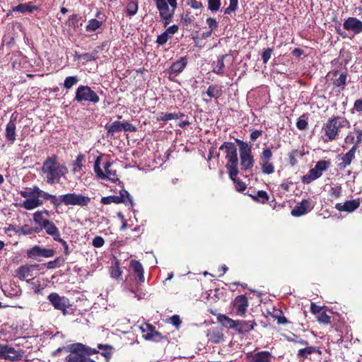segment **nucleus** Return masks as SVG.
Here are the masks:
<instances>
[{
  "label": "nucleus",
  "mask_w": 362,
  "mask_h": 362,
  "mask_svg": "<svg viewBox=\"0 0 362 362\" xmlns=\"http://www.w3.org/2000/svg\"><path fill=\"white\" fill-rule=\"evenodd\" d=\"M41 170L45 175L47 183L51 185L59 183L61 178L69 172L65 164L59 163L58 156L55 154L45 160Z\"/></svg>",
  "instance_id": "1"
},
{
  "label": "nucleus",
  "mask_w": 362,
  "mask_h": 362,
  "mask_svg": "<svg viewBox=\"0 0 362 362\" xmlns=\"http://www.w3.org/2000/svg\"><path fill=\"white\" fill-rule=\"evenodd\" d=\"M349 127V122L343 117L334 116L328 119L322 127L325 142L332 141L337 139L340 129Z\"/></svg>",
  "instance_id": "2"
},
{
  "label": "nucleus",
  "mask_w": 362,
  "mask_h": 362,
  "mask_svg": "<svg viewBox=\"0 0 362 362\" xmlns=\"http://www.w3.org/2000/svg\"><path fill=\"white\" fill-rule=\"evenodd\" d=\"M219 149L225 151L226 159L227 160L226 168L228 170L229 177L237 176L238 174V158L235 144L233 142H224Z\"/></svg>",
  "instance_id": "3"
},
{
  "label": "nucleus",
  "mask_w": 362,
  "mask_h": 362,
  "mask_svg": "<svg viewBox=\"0 0 362 362\" xmlns=\"http://www.w3.org/2000/svg\"><path fill=\"white\" fill-rule=\"evenodd\" d=\"M39 187L33 185L31 187H27L25 190H21L19 194L25 199L21 204V206L26 210H33L43 204L42 199H38L37 192Z\"/></svg>",
  "instance_id": "4"
},
{
  "label": "nucleus",
  "mask_w": 362,
  "mask_h": 362,
  "mask_svg": "<svg viewBox=\"0 0 362 362\" xmlns=\"http://www.w3.org/2000/svg\"><path fill=\"white\" fill-rule=\"evenodd\" d=\"M112 164V163L110 161L106 162L103 165V171L100 168L101 157H97L93 167V170L96 176L100 179L107 180L112 182L117 181L119 179L117 177V171L116 170H112L111 168Z\"/></svg>",
  "instance_id": "5"
},
{
  "label": "nucleus",
  "mask_w": 362,
  "mask_h": 362,
  "mask_svg": "<svg viewBox=\"0 0 362 362\" xmlns=\"http://www.w3.org/2000/svg\"><path fill=\"white\" fill-rule=\"evenodd\" d=\"M239 146L240 165L243 170H250L254 165V158L252 155V146L238 139H235Z\"/></svg>",
  "instance_id": "6"
},
{
  "label": "nucleus",
  "mask_w": 362,
  "mask_h": 362,
  "mask_svg": "<svg viewBox=\"0 0 362 362\" xmlns=\"http://www.w3.org/2000/svg\"><path fill=\"white\" fill-rule=\"evenodd\" d=\"M61 205L64 204L66 206H78L81 207H85L89 205L91 202V199L80 193H67L60 195Z\"/></svg>",
  "instance_id": "7"
},
{
  "label": "nucleus",
  "mask_w": 362,
  "mask_h": 362,
  "mask_svg": "<svg viewBox=\"0 0 362 362\" xmlns=\"http://www.w3.org/2000/svg\"><path fill=\"white\" fill-rule=\"evenodd\" d=\"M74 100L80 103L89 102L96 104L100 101V98L88 86L81 85L76 90Z\"/></svg>",
  "instance_id": "8"
},
{
  "label": "nucleus",
  "mask_w": 362,
  "mask_h": 362,
  "mask_svg": "<svg viewBox=\"0 0 362 362\" xmlns=\"http://www.w3.org/2000/svg\"><path fill=\"white\" fill-rule=\"evenodd\" d=\"M47 299L55 310H60L64 316L68 315L67 309L71 306L68 298L61 296L57 293L54 292L47 296Z\"/></svg>",
  "instance_id": "9"
},
{
  "label": "nucleus",
  "mask_w": 362,
  "mask_h": 362,
  "mask_svg": "<svg viewBox=\"0 0 362 362\" xmlns=\"http://www.w3.org/2000/svg\"><path fill=\"white\" fill-rule=\"evenodd\" d=\"M101 203L103 204H110L112 203L120 204V203H129L131 206H133V199L129 193L125 190L122 189L119 192V195H112L105 197L101 199Z\"/></svg>",
  "instance_id": "10"
},
{
  "label": "nucleus",
  "mask_w": 362,
  "mask_h": 362,
  "mask_svg": "<svg viewBox=\"0 0 362 362\" xmlns=\"http://www.w3.org/2000/svg\"><path fill=\"white\" fill-rule=\"evenodd\" d=\"M158 11H159V16L166 14H175V9L177 6V0H153Z\"/></svg>",
  "instance_id": "11"
},
{
  "label": "nucleus",
  "mask_w": 362,
  "mask_h": 362,
  "mask_svg": "<svg viewBox=\"0 0 362 362\" xmlns=\"http://www.w3.org/2000/svg\"><path fill=\"white\" fill-rule=\"evenodd\" d=\"M21 358L22 353L21 351H16L14 348L8 345L0 344V359L14 361Z\"/></svg>",
  "instance_id": "12"
},
{
  "label": "nucleus",
  "mask_w": 362,
  "mask_h": 362,
  "mask_svg": "<svg viewBox=\"0 0 362 362\" xmlns=\"http://www.w3.org/2000/svg\"><path fill=\"white\" fill-rule=\"evenodd\" d=\"M54 254L55 252L54 250L43 248L39 245H35L27 251L28 257L31 259H36L38 257L46 258L52 257Z\"/></svg>",
  "instance_id": "13"
},
{
  "label": "nucleus",
  "mask_w": 362,
  "mask_h": 362,
  "mask_svg": "<svg viewBox=\"0 0 362 362\" xmlns=\"http://www.w3.org/2000/svg\"><path fill=\"white\" fill-rule=\"evenodd\" d=\"M332 75L333 78L332 80L334 89L338 88V92L344 90L347 84V73L335 70L332 72Z\"/></svg>",
  "instance_id": "14"
},
{
  "label": "nucleus",
  "mask_w": 362,
  "mask_h": 362,
  "mask_svg": "<svg viewBox=\"0 0 362 362\" xmlns=\"http://www.w3.org/2000/svg\"><path fill=\"white\" fill-rule=\"evenodd\" d=\"M343 27L345 30L352 32L354 35L362 33V21L355 17H349L345 19Z\"/></svg>",
  "instance_id": "15"
},
{
  "label": "nucleus",
  "mask_w": 362,
  "mask_h": 362,
  "mask_svg": "<svg viewBox=\"0 0 362 362\" xmlns=\"http://www.w3.org/2000/svg\"><path fill=\"white\" fill-rule=\"evenodd\" d=\"M141 329L144 333V337L146 340L158 342L163 338L162 334L156 331L155 327L151 325L145 324L141 327Z\"/></svg>",
  "instance_id": "16"
},
{
  "label": "nucleus",
  "mask_w": 362,
  "mask_h": 362,
  "mask_svg": "<svg viewBox=\"0 0 362 362\" xmlns=\"http://www.w3.org/2000/svg\"><path fill=\"white\" fill-rule=\"evenodd\" d=\"M357 148V145L355 144L344 155H338V159L341 160V162L337 165L340 170H344L346 167L351 165V162L355 158Z\"/></svg>",
  "instance_id": "17"
},
{
  "label": "nucleus",
  "mask_w": 362,
  "mask_h": 362,
  "mask_svg": "<svg viewBox=\"0 0 362 362\" xmlns=\"http://www.w3.org/2000/svg\"><path fill=\"white\" fill-rule=\"evenodd\" d=\"M230 54H225L219 56L216 62L212 64L213 71L218 75H223L226 70V62H231L230 61Z\"/></svg>",
  "instance_id": "18"
},
{
  "label": "nucleus",
  "mask_w": 362,
  "mask_h": 362,
  "mask_svg": "<svg viewBox=\"0 0 362 362\" xmlns=\"http://www.w3.org/2000/svg\"><path fill=\"white\" fill-rule=\"evenodd\" d=\"M313 206L310 200L303 199L301 202L297 204L291 211V215L298 217L306 214L313 209Z\"/></svg>",
  "instance_id": "19"
},
{
  "label": "nucleus",
  "mask_w": 362,
  "mask_h": 362,
  "mask_svg": "<svg viewBox=\"0 0 362 362\" xmlns=\"http://www.w3.org/2000/svg\"><path fill=\"white\" fill-rule=\"evenodd\" d=\"M272 355L267 351H262L252 354V353L247 354L248 362H272Z\"/></svg>",
  "instance_id": "20"
},
{
  "label": "nucleus",
  "mask_w": 362,
  "mask_h": 362,
  "mask_svg": "<svg viewBox=\"0 0 362 362\" xmlns=\"http://www.w3.org/2000/svg\"><path fill=\"white\" fill-rule=\"evenodd\" d=\"M234 307L237 310V314L239 316H244L248 307V300L245 296H238L235 298Z\"/></svg>",
  "instance_id": "21"
},
{
  "label": "nucleus",
  "mask_w": 362,
  "mask_h": 362,
  "mask_svg": "<svg viewBox=\"0 0 362 362\" xmlns=\"http://www.w3.org/2000/svg\"><path fill=\"white\" fill-rule=\"evenodd\" d=\"M360 206L359 199H352L346 201L344 204L337 203L335 205V209L339 211L353 212Z\"/></svg>",
  "instance_id": "22"
},
{
  "label": "nucleus",
  "mask_w": 362,
  "mask_h": 362,
  "mask_svg": "<svg viewBox=\"0 0 362 362\" xmlns=\"http://www.w3.org/2000/svg\"><path fill=\"white\" fill-rule=\"evenodd\" d=\"M39 267L38 264H31V265H23L20 267L18 269L16 270V276L20 280H25L26 278L31 277L33 278L32 272L34 269H37Z\"/></svg>",
  "instance_id": "23"
},
{
  "label": "nucleus",
  "mask_w": 362,
  "mask_h": 362,
  "mask_svg": "<svg viewBox=\"0 0 362 362\" xmlns=\"http://www.w3.org/2000/svg\"><path fill=\"white\" fill-rule=\"evenodd\" d=\"M78 345V343L69 344L66 346V350L70 352V354L65 358L66 362H81L83 356V352H77L75 351L74 347Z\"/></svg>",
  "instance_id": "24"
},
{
  "label": "nucleus",
  "mask_w": 362,
  "mask_h": 362,
  "mask_svg": "<svg viewBox=\"0 0 362 362\" xmlns=\"http://www.w3.org/2000/svg\"><path fill=\"white\" fill-rule=\"evenodd\" d=\"M37 192V197L40 199L49 200L50 203L56 208L61 206L60 195L57 197L56 195L49 194V192H45L39 188Z\"/></svg>",
  "instance_id": "25"
},
{
  "label": "nucleus",
  "mask_w": 362,
  "mask_h": 362,
  "mask_svg": "<svg viewBox=\"0 0 362 362\" xmlns=\"http://www.w3.org/2000/svg\"><path fill=\"white\" fill-rule=\"evenodd\" d=\"M40 6L33 5L31 2L20 4L13 8V11H18L23 13H33L35 11L40 10Z\"/></svg>",
  "instance_id": "26"
},
{
  "label": "nucleus",
  "mask_w": 362,
  "mask_h": 362,
  "mask_svg": "<svg viewBox=\"0 0 362 362\" xmlns=\"http://www.w3.org/2000/svg\"><path fill=\"white\" fill-rule=\"evenodd\" d=\"M187 59L186 57H181L179 60L172 64L169 69L170 74H175L181 73L186 67Z\"/></svg>",
  "instance_id": "27"
},
{
  "label": "nucleus",
  "mask_w": 362,
  "mask_h": 362,
  "mask_svg": "<svg viewBox=\"0 0 362 362\" xmlns=\"http://www.w3.org/2000/svg\"><path fill=\"white\" fill-rule=\"evenodd\" d=\"M257 325L255 320H238L236 331L240 334H245L252 329Z\"/></svg>",
  "instance_id": "28"
},
{
  "label": "nucleus",
  "mask_w": 362,
  "mask_h": 362,
  "mask_svg": "<svg viewBox=\"0 0 362 362\" xmlns=\"http://www.w3.org/2000/svg\"><path fill=\"white\" fill-rule=\"evenodd\" d=\"M129 267L138 277L139 283H144L145 281V277L142 264L139 261L132 260L129 264Z\"/></svg>",
  "instance_id": "29"
},
{
  "label": "nucleus",
  "mask_w": 362,
  "mask_h": 362,
  "mask_svg": "<svg viewBox=\"0 0 362 362\" xmlns=\"http://www.w3.org/2000/svg\"><path fill=\"white\" fill-rule=\"evenodd\" d=\"M322 175V173L319 170H316V167L315 166L313 168L310 169L306 175H303L301 180L304 184H310L320 177Z\"/></svg>",
  "instance_id": "30"
},
{
  "label": "nucleus",
  "mask_w": 362,
  "mask_h": 362,
  "mask_svg": "<svg viewBox=\"0 0 362 362\" xmlns=\"http://www.w3.org/2000/svg\"><path fill=\"white\" fill-rule=\"evenodd\" d=\"M43 229L45 230L47 235H49L53 238L54 240L56 241L59 240L60 232L53 222L49 221L47 224L44 226Z\"/></svg>",
  "instance_id": "31"
},
{
  "label": "nucleus",
  "mask_w": 362,
  "mask_h": 362,
  "mask_svg": "<svg viewBox=\"0 0 362 362\" xmlns=\"http://www.w3.org/2000/svg\"><path fill=\"white\" fill-rule=\"evenodd\" d=\"M48 216L49 212L47 210L45 211H37L33 214V221L38 226H42L44 227L45 224L49 221L45 218L44 215Z\"/></svg>",
  "instance_id": "32"
},
{
  "label": "nucleus",
  "mask_w": 362,
  "mask_h": 362,
  "mask_svg": "<svg viewBox=\"0 0 362 362\" xmlns=\"http://www.w3.org/2000/svg\"><path fill=\"white\" fill-rule=\"evenodd\" d=\"M218 320L226 327L234 329L236 330L238 320H234L226 315H220L218 317Z\"/></svg>",
  "instance_id": "33"
},
{
  "label": "nucleus",
  "mask_w": 362,
  "mask_h": 362,
  "mask_svg": "<svg viewBox=\"0 0 362 362\" xmlns=\"http://www.w3.org/2000/svg\"><path fill=\"white\" fill-rule=\"evenodd\" d=\"M315 353L321 354V351L315 346H307L304 349H299L297 356L300 358H307L308 355H311Z\"/></svg>",
  "instance_id": "34"
},
{
  "label": "nucleus",
  "mask_w": 362,
  "mask_h": 362,
  "mask_svg": "<svg viewBox=\"0 0 362 362\" xmlns=\"http://www.w3.org/2000/svg\"><path fill=\"white\" fill-rule=\"evenodd\" d=\"M6 138L11 144L16 141V124L13 122H8L6 125Z\"/></svg>",
  "instance_id": "35"
},
{
  "label": "nucleus",
  "mask_w": 362,
  "mask_h": 362,
  "mask_svg": "<svg viewBox=\"0 0 362 362\" xmlns=\"http://www.w3.org/2000/svg\"><path fill=\"white\" fill-rule=\"evenodd\" d=\"M75 351L77 352H83V354L87 356L93 355L98 353V351L95 349H93L90 346H88L83 344L78 343L75 347Z\"/></svg>",
  "instance_id": "36"
},
{
  "label": "nucleus",
  "mask_w": 362,
  "mask_h": 362,
  "mask_svg": "<svg viewBox=\"0 0 362 362\" xmlns=\"http://www.w3.org/2000/svg\"><path fill=\"white\" fill-rule=\"evenodd\" d=\"M206 94L211 98H218L223 94L222 88L217 85L209 86Z\"/></svg>",
  "instance_id": "37"
},
{
  "label": "nucleus",
  "mask_w": 362,
  "mask_h": 362,
  "mask_svg": "<svg viewBox=\"0 0 362 362\" xmlns=\"http://www.w3.org/2000/svg\"><path fill=\"white\" fill-rule=\"evenodd\" d=\"M209 340L213 343H219L223 340V336L218 329H213L207 334Z\"/></svg>",
  "instance_id": "38"
},
{
  "label": "nucleus",
  "mask_w": 362,
  "mask_h": 362,
  "mask_svg": "<svg viewBox=\"0 0 362 362\" xmlns=\"http://www.w3.org/2000/svg\"><path fill=\"white\" fill-rule=\"evenodd\" d=\"M121 125H122V123L118 121H115V122H112L109 126L106 125L105 129H107V136H113L115 132H121L122 131Z\"/></svg>",
  "instance_id": "39"
},
{
  "label": "nucleus",
  "mask_w": 362,
  "mask_h": 362,
  "mask_svg": "<svg viewBox=\"0 0 362 362\" xmlns=\"http://www.w3.org/2000/svg\"><path fill=\"white\" fill-rule=\"evenodd\" d=\"M264 174L270 175L274 172V166L270 160L259 161Z\"/></svg>",
  "instance_id": "40"
},
{
  "label": "nucleus",
  "mask_w": 362,
  "mask_h": 362,
  "mask_svg": "<svg viewBox=\"0 0 362 362\" xmlns=\"http://www.w3.org/2000/svg\"><path fill=\"white\" fill-rule=\"evenodd\" d=\"M85 161V156L80 153L77 156L76 160L74 163L73 172L76 173L83 170V163Z\"/></svg>",
  "instance_id": "41"
},
{
  "label": "nucleus",
  "mask_w": 362,
  "mask_h": 362,
  "mask_svg": "<svg viewBox=\"0 0 362 362\" xmlns=\"http://www.w3.org/2000/svg\"><path fill=\"white\" fill-rule=\"evenodd\" d=\"M102 24H103L102 21H98L95 18L90 19L88 22L86 30L88 32H94L97 29L100 28Z\"/></svg>",
  "instance_id": "42"
},
{
  "label": "nucleus",
  "mask_w": 362,
  "mask_h": 362,
  "mask_svg": "<svg viewBox=\"0 0 362 362\" xmlns=\"http://www.w3.org/2000/svg\"><path fill=\"white\" fill-rule=\"evenodd\" d=\"M182 117H185V114L184 113H165V114H162L160 117V120L162 121H168V120H170V119H179V118H181Z\"/></svg>",
  "instance_id": "43"
},
{
  "label": "nucleus",
  "mask_w": 362,
  "mask_h": 362,
  "mask_svg": "<svg viewBox=\"0 0 362 362\" xmlns=\"http://www.w3.org/2000/svg\"><path fill=\"white\" fill-rule=\"evenodd\" d=\"M78 81V78L76 76H68L64 80V87L66 89H70L73 86L77 84Z\"/></svg>",
  "instance_id": "44"
},
{
  "label": "nucleus",
  "mask_w": 362,
  "mask_h": 362,
  "mask_svg": "<svg viewBox=\"0 0 362 362\" xmlns=\"http://www.w3.org/2000/svg\"><path fill=\"white\" fill-rule=\"evenodd\" d=\"M251 197L254 200L258 201L262 203H265L269 199L267 193L263 190L258 191L256 195H252Z\"/></svg>",
  "instance_id": "45"
},
{
  "label": "nucleus",
  "mask_w": 362,
  "mask_h": 362,
  "mask_svg": "<svg viewBox=\"0 0 362 362\" xmlns=\"http://www.w3.org/2000/svg\"><path fill=\"white\" fill-rule=\"evenodd\" d=\"M331 163L329 160H321L316 163V170H319L321 173L326 171L330 166Z\"/></svg>",
  "instance_id": "46"
},
{
  "label": "nucleus",
  "mask_w": 362,
  "mask_h": 362,
  "mask_svg": "<svg viewBox=\"0 0 362 362\" xmlns=\"http://www.w3.org/2000/svg\"><path fill=\"white\" fill-rule=\"evenodd\" d=\"M98 52L97 50H94L90 53H84L81 54L80 58H82V60L86 62H91L98 59Z\"/></svg>",
  "instance_id": "47"
},
{
  "label": "nucleus",
  "mask_w": 362,
  "mask_h": 362,
  "mask_svg": "<svg viewBox=\"0 0 362 362\" xmlns=\"http://www.w3.org/2000/svg\"><path fill=\"white\" fill-rule=\"evenodd\" d=\"M138 11V4L134 1H131L127 4V13L129 16H134Z\"/></svg>",
  "instance_id": "48"
},
{
  "label": "nucleus",
  "mask_w": 362,
  "mask_h": 362,
  "mask_svg": "<svg viewBox=\"0 0 362 362\" xmlns=\"http://www.w3.org/2000/svg\"><path fill=\"white\" fill-rule=\"evenodd\" d=\"M273 153L270 148H264L259 156V161L262 160H270L272 158Z\"/></svg>",
  "instance_id": "49"
},
{
  "label": "nucleus",
  "mask_w": 362,
  "mask_h": 362,
  "mask_svg": "<svg viewBox=\"0 0 362 362\" xmlns=\"http://www.w3.org/2000/svg\"><path fill=\"white\" fill-rule=\"evenodd\" d=\"M122 273V272L119 266V263L117 262L115 263V265L112 267L111 274H110L111 277L113 279H118L121 277Z\"/></svg>",
  "instance_id": "50"
},
{
  "label": "nucleus",
  "mask_w": 362,
  "mask_h": 362,
  "mask_svg": "<svg viewBox=\"0 0 362 362\" xmlns=\"http://www.w3.org/2000/svg\"><path fill=\"white\" fill-rule=\"evenodd\" d=\"M98 348L102 350V354L105 357H110L112 355L111 350L112 347L107 344H99Z\"/></svg>",
  "instance_id": "51"
},
{
  "label": "nucleus",
  "mask_w": 362,
  "mask_h": 362,
  "mask_svg": "<svg viewBox=\"0 0 362 362\" xmlns=\"http://www.w3.org/2000/svg\"><path fill=\"white\" fill-rule=\"evenodd\" d=\"M221 6V0H208V8L212 12L217 11Z\"/></svg>",
  "instance_id": "52"
},
{
  "label": "nucleus",
  "mask_w": 362,
  "mask_h": 362,
  "mask_svg": "<svg viewBox=\"0 0 362 362\" xmlns=\"http://www.w3.org/2000/svg\"><path fill=\"white\" fill-rule=\"evenodd\" d=\"M317 318L320 323L327 325L331 322L330 317L325 311L319 313V315L317 316Z\"/></svg>",
  "instance_id": "53"
},
{
  "label": "nucleus",
  "mask_w": 362,
  "mask_h": 362,
  "mask_svg": "<svg viewBox=\"0 0 362 362\" xmlns=\"http://www.w3.org/2000/svg\"><path fill=\"white\" fill-rule=\"evenodd\" d=\"M235 184V188L239 192H243L246 189V185L243 181L236 178V176L230 177Z\"/></svg>",
  "instance_id": "54"
},
{
  "label": "nucleus",
  "mask_w": 362,
  "mask_h": 362,
  "mask_svg": "<svg viewBox=\"0 0 362 362\" xmlns=\"http://www.w3.org/2000/svg\"><path fill=\"white\" fill-rule=\"evenodd\" d=\"M238 0H230L229 6L227 7L225 11V14H230L232 12H234L238 8Z\"/></svg>",
  "instance_id": "55"
},
{
  "label": "nucleus",
  "mask_w": 362,
  "mask_h": 362,
  "mask_svg": "<svg viewBox=\"0 0 362 362\" xmlns=\"http://www.w3.org/2000/svg\"><path fill=\"white\" fill-rule=\"evenodd\" d=\"M69 26L74 28L78 27L79 25V17L76 14H73L69 16L67 21Z\"/></svg>",
  "instance_id": "56"
},
{
  "label": "nucleus",
  "mask_w": 362,
  "mask_h": 362,
  "mask_svg": "<svg viewBox=\"0 0 362 362\" xmlns=\"http://www.w3.org/2000/svg\"><path fill=\"white\" fill-rule=\"evenodd\" d=\"M168 38L169 35L167 34V33L164 32L157 37L156 42L158 45H163L168 42Z\"/></svg>",
  "instance_id": "57"
},
{
  "label": "nucleus",
  "mask_w": 362,
  "mask_h": 362,
  "mask_svg": "<svg viewBox=\"0 0 362 362\" xmlns=\"http://www.w3.org/2000/svg\"><path fill=\"white\" fill-rule=\"evenodd\" d=\"M341 187L340 185H337L330 189L329 194L335 198H339L341 195Z\"/></svg>",
  "instance_id": "58"
},
{
  "label": "nucleus",
  "mask_w": 362,
  "mask_h": 362,
  "mask_svg": "<svg viewBox=\"0 0 362 362\" xmlns=\"http://www.w3.org/2000/svg\"><path fill=\"white\" fill-rule=\"evenodd\" d=\"M272 49L267 48L264 49L262 54V59L264 64H267L269 59L271 58L272 54Z\"/></svg>",
  "instance_id": "59"
},
{
  "label": "nucleus",
  "mask_w": 362,
  "mask_h": 362,
  "mask_svg": "<svg viewBox=\"0 0 362 362\" xmlns=\"http://www.w3.org/2000/svg\"><path fill=\"white\" fill-rule=\"evenodd\" d=\"M93 245L95 247H101L105 244V240L101 236H95L92 242Z\"/></svg>",
  "instance_id": "60"
},
{
  "label": "nucleus",
  "mask_w": 362,
  "mask_h": 362,
  "mask_svg": "<svg viewBox=\"0 0 362 362\" xmlns=\"http://www.w3.org/2000/svg\"><path fill=\"white\" fill-rule=\"evenodd\" d=\"M121 127H122V130H124L125 132H136V128L128 122L122 123Z\"/></svg>",
  "instance_id": "61"
},
{
  "label": "nucleus",
  "mask_w": 362,
  "mask_h": 362,
  "mask_svg": "<svg viewBox=\"0 0 362 362\" xmlns=\"http://www.w3.org/2000/svg\"><path fill=\"white\" fill-rule=\"evenodd\" d=\"M61 258L59 257L53 261H50L47 264L48 269H55L60 267Z\"/></svg>",
  "instance_id": "62"
},
{
  "label": "nucleus",
  "mask_w": 362,
  "mask_h": 362,
  "mask_svg": "<svg viewBox=\"0 0 362 362\" xmlns=\"http://www.w3.org/2000/svg\"><path fill=\"white\" fill-rule=\"evenodd\" d=\"M308 122L305 119H302L301 117H300L298 119L297 123H296V127L300 130L306 129L308 127Z\"/></svg>",
  "instance_id": "63"
},
{
  "label": "nucleus",
  "mask_w": 362,
  "mask_h": 362,
  "mask_svg": "<svg viewBox=\"0 0 362 362\" xmlns=\"http://www.w3.org/2000/svg\"><path fill=\"white\" fill-rule=\"evenodd\" d=\"M206 23L211 31L214 30L218 27L216 20L213 18H208L206 19Z\"/></svg>",
  "instance_id": "64"
}]
</instances>
